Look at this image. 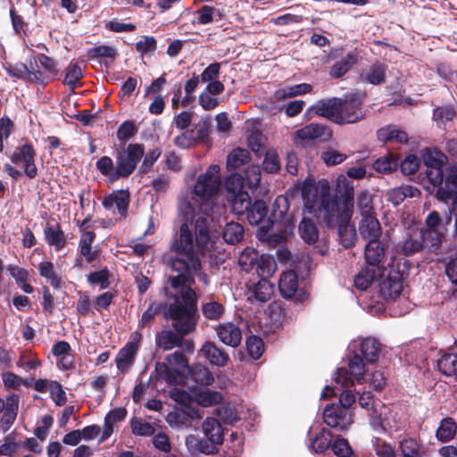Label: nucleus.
<instances>
[{"label":"nucleus","instance_id":"f257e3e1","mask_svg":"<svg viewBox=\"0 0 457 457\" xmlns=\"http://www.w3.org/2000/svg\"><path fill=\"white\" fill-rule=\"evenodd\" d=\"M220 187V167L211 165L198 177L194 188L195 195L204 201L200 206L204 216L195 220L196 244L187 223L180 226L179 243L173 244V271L179 272L173 275V347L187 353H193L194 343L183 336L195 330L197 322V296L191 287L195 283L193 274L201 270L198 253L212 246L209 229L212 207L210 200Z\"/></svg>","mask_w":457,"mask_h":457},{"label":"nucleus","instance_id":"f03ea898","mask_svg":"<svg viewBox=\"0 0 457 457\" xmlns=\"http://www.w3.org/2000/svg\"><path fill=\"white\" fill-rule=\"evenodd\" d=\"M300 191L304 209L318 218H322L327 226L338 220L351 219L353 207L354 185L345 176L337 179V191L343 200L338 202L332 195L328 182L325 179L315 182L307 178L301 185Z\"/></svg>","mask_w":457,"mask_h":457},{"label":"nucleus","instance_id":"7ed1b4c3","mask_svg":"<svg viewBox=\"0 0 457 457\" xmlns=\"http://www.w3.org/2000/svg\"><path fill=\"white\" fill-rule=\"evenodd\" d=\"M145 154V146L140 143H130L116 150L113 159L108 155L100 157L96 169L107 182L114 183L129 179L137 170Z\"/></svg>","mask_w":457,"mask_h":457},{"label":"nucleus","instance_id":"20e7f679","mask_svg":"<svg viewBox=\"0 0 457 457\" xmlns=\"http://www.w3.org/2000/svg\"><path fill=\"white\" fill-rule=\"evenodd\" d=\"M223 397L218 391L204 390L193 391L192 394L173 387V401L180 407L173 409V424L176 426H190L195 419H199V410L193 406L195 402L203 407H210L220 403Z\"/></svg>","mask_w":457,"mask_h":457},{"label":"nucleus","instance_id":"39448f33","mask_svg":"<svg viewBox=\"0 0 457 457\" xmlns=\"http://www.w3.org/2000/svg\"><path fill=\"white\" fill-rule=\"evenodd\" d=\"M213 382L214 377L209 368L202 364L190 367L183 353H173V386L184 385L193 390L195 385L210 386Z\"/></svg>","mask_w":457,"mask_h":457},{"label":"nucleus","instance_id":"423d86ee","mask_svg":"<svg viewBox=\"0 0 457 457\" xmlns=\"http://www.w3.org/2000/svg\"><path fill=\"white\" fill-rule=\"evenodd\" d=\"M388 272L383 273L379 284V293L383 298L395 299L400 295L403 288V278L405 274V261L394 258L387 264Z\"/></svg>","mask_w":457,"mask_h":457},{"label":"nucleus","instance_id":"0eeeda50","mask_svg":"<svg viewBox=\"0 0 457 457\" xmlns=\"http://www.w3.org/2000/svg\"><path fill=\"white\" fill-rule=\"evenodd\" d=\"M238 264L245 272H254L260 278L270 277L276 270V262L269 254H259L252 247H246L240 253Z\"/></svg>","mask_w":457,"mask_h":457},{"label":"nucleus","instance_id":"6e6552de","mask_svg":"<svg viewBox=\"0 0 457 457\" xmlns=\"http://www.w3.org/2000/svg\"><path fill=\"white\" fill-rule=\"evenodd\" d=\"M348 367L337 369L335 381L341 387H352L354 383H361L366 373L363 357L356 350H349Z\"/></svg>","mask_w":457,"mask_h":457},{"label":"nucleus","instance_id":"1a4fd4ad","mask_svg":"<svg viewBox=\"0 0 457 457\" xmlns=\"http://www.w3.org/2000/svg\"><path fill=\"white\" fill-rule=\"evenodd\" d=\"M423 249L428 252H436L438 248L436 245H431L430 240L423 228L416 225H411L406 228L404 241L403 243L402 250L405 255H411Z\"/></svg>","mask_w":457,"mask_h":457},{"label":"nucleus","instance_id":"9d476101","mask_svg":"<svg viewBox=\"0 0 457 457\" xmlns=\"http://www.w3.org/2000/svg\"><path fill=\"white\" fill-rule=\"evenodd\" d=\"M451 209H449L448 213L445 214V220L439 212L436 211L428 213L425 220L426 228H422L425 230L427 237H428L431 245H436L438 249L440 248L447 231L446 226L451 222Z\"/></svg>","mask_w":457,"mask_h":457},{"label":"nucleus","instance_id":"9b49d317","mask_svg":"<svg viewBox=\"0 0 457 457\" xmlns=\"http://www.w3.org/2000/svg\"><path fill=\"white\" fill-rule=\"evenodd\" d=\"M150 381L157 392H163L165 395L171 397V353L167 354L164 361L158 360L155 362Z\"/></svg>","mask_w":457,"mask_h":457},{"label":"nucleus","instance_id":"f8f14e48","mask_svg":"<svg viewBox=\"0 0 457 457\" xmlns=\"http://www.w3.org/2000/svg\"><path fill=\"white\" fill-rule=\"evenodd\" d=\"M340 98L333 97L322 99L311 105L305 112L304 116L311 119L312 114L324 117L337 124L341 120L339 117Z\"/></svg>","mask_w":457,"mask_h":457},{"label":"nucleus","instance_id":"ddd939ff","mask_svg":"<svg viewBox=\"0 0 457 457\" xmlns=\"http://www.w3.org/2000/svg\"><path fill=\"white\" fill-rule=\"evenodd\" d=\"M370 425L377 433H387L396 428V413L387 407H381L379 411L374 409L370 413Z\"/></svg>","mask_w":457,"mask_h":457},{"label":"nucleus","instance_id":"4468645a","mask_svg":"<svg viewBox=\"0 0 457 457\" xmlns=\"http://www.w3.org/2000/svg\"><path fill=\"white\" fill-rule=\"evenodd\" d=\"M362 99L361 96H353L351 98L340 99L339 117L337 124L354 123L364 118V112L361 109Z\"/></svg>","mask_w":457,"mask_h":457},{"label":"nucleus","instance_id":"2eb2a0df","mask_svg":"<svg viewBox=\"0 0 457 457\" xmlns=\"http://www.w3.org/2000/svg\"><path fill=\"white\" fill-rule=\"evenodd\" d=\"M323 420L328 426L338 430H345L353 423L349 411L338 404L326 406L323 411Z\"/></svg>","mask_w":457,"mask_h":457},{"label":"nucleus","instance_id":"dca6fc26","mask_svg":"<svg viewBox=\"0 0 457 457\" xmlns=\"http://www.w3.org/2000/svg\"><path fill=\"white\" fill-rule=\"evenodd\" d=\"M349 350H356L367 363L373 364L378 361L381 344L375 337H369L352 341Z\"/></svg>","mask_w":457,"mask_h":457},{"label":"nucleus","instance_id":"f3484780","mask_svg":"<svg viewBox=\"0 0 457 457\" xmlns=\"http://www.w3.org/2000/svg\"><path fill=\"white\" fill-rule=\"evenodd\" d=\"M197 357L218 368L225 367L229 361L228 353L212 341H205L201 345Z\"/></svg>","mask_w":457,"mask_h":457},{"label":"nucleus","instance_id":"a211bd4d","mask_svg":"<svg viewBox=\"0 0 457 457\" xmlns=\"http://www.w3.org/2000/svg\"><path fill=\"white\" fill-rule=\"evenodd\" d=\"M6 71L11 77L19 79L36 83L44 87L48 84L47 77L45 76L37 65L36 70L30 71L25 63L20 62L15 66L7 68Z\"/></svg>","mask_w":457,"mask_h":457},{"label":"nucleus","instance_id":"6ab92c4d","mask_svg":"<svg viewBox=\"0 0 457 457\" xmlns=\"http://www.w3.org/2000/svg\"><path fill=\"white\" fill-rule=\"evenodd\" d=\"M215 332L219 340L230 347H237L242 341L241 328L231 321L220 323L215 327Z\"/></svg>","mask_w":457,"mask_h":457},{"label":"nucleus","instance_id":"aec40b11","mask_svg":"<svg viewBox=\"0 0 457 457\" xmlns=\"http://www.w3.org/2000/svg\"><path fill=\"white\" fill-rule=\"evenodd\" d=\"M161 315L164 320L171 319V303L167 300L161 302H153L148 308L143 312L138 322V327L143 328L154 320L155 316Z\"/></svg>","mask_w":457,"mask_h":457},{"label":"nucleus","instance_id":"412c9836","mask_svg":"<svg viewBox=\"0 0 457 457\" xmlns=\"http://www.w3.org/2000/svg\"><path fill=\"white\" fill-rule=\"evenodd\" d=\"M130 203V193L128 189L114 190L112 193L104 197L103 206L110 210L113 205L118 209L119 214L126 218Z\"/></svg>","mask_w":457,"mask_h":457},{"label":"nucleus","instance_id":"4be33fe9","mask_svg":"<svg viewBox=\"0 0 457 457\" xmlns=\"http://www.w3.org/2000/svg\"><path fill=\"white\" fill-rule=\"evenodd\" d=\"M44 239L46 243L54 248L56 252L61 251L68 244L67 237L62 229L60 223L50 224L44 228Z\"/></svg>","mask_w":457,"mask_h":457},{"label":"nucleus","instance_id":"5701e85b","mask_svg":"<svg viewBox=\"0 0 457 457\" xmlns=\"http://www.w3.org/2000/svg\"><path fill=\"white\" fill-rule=\"evenodd\" d=\"M295 135L298 138L303 140H327L332 136V131L324 124L310 123L296 130Z\"/></svg>","mask_w":457,"mask_h":457},{"label":"nucleus","instance_id":"b1692460","mask_svg":"<svg viewBox=\"0 0 457 457\" xmlns=\"http://www.w3.org/2000/svg\"><path fill=\"white\" fill-rule=\"evenodd\" d=\"M137 347L133 344H126L118 352L115 363L121 374L128 373L136 361Z\"/></svg>","mask_w":457,"mask_h":457},{"label":"nucleus","instance_id":"393cba45","mask_svg":"<svg viewBox=\"0 0 457 457\" xmlns=\"http://www.w3.org/2000/svg\"><path fill=\"white\" fill-rule=\"evenodd\" d=\"M359 232L368 242L370 240H379L382 233L381 226L374 214L361 217L359 224Z\"/></svg>","mask_w":457,"mask_h":457},{"label":"nucleus","instance_id":"a878e982","mask_svg":"<svg viewBox=\"0 0 457 457\" xmlns=\"http://www.w3.org/2000/svg\"><path fill=\"white\" fill-rule=\"evenodd\" d=\"M96 233L94 231H84L79 238V254L85 258V261L87 263H92L95 262L98 256L99 253L97 250H94L92 245L96 239Z\"/></svg>","mask_w":457,"mask_h":457},{"label":"nucleus","instance_id":"bb28decb","mask_svg":"<svg viewBox=\"0 0 457 457\" xmlns=\"http://www.w3.org/2000/svg\"><path fill=\"white\" fill-rule=\"evenodd\" d=\"M386 67L382 63L371 64L361 71V81L372 85H379L385 82Z\"/></svg>","mask_w":457,"mask_h":457},{"label":"nucleus","instance_id":"cd10ccee","mask_svg":"<svg viewBox=\"0 0 457 457\" xmlns=\"http://www.w3.org/2000/svg\"><path fill=\"white\" fill-rule=\"evenodd\" d=\"M385 248L380 240H370L364 251L365 261L371 266L380 264L385 259Z\"/></svg>","mask_w":457,"mask_h":457},{"label":"nucleus","instance_id":"c85d7f7f","mask_svg":"<svg viewBox=\"0 0 457 457\" xmlns=\"http://www.w3.org/2000/svg\"><path fill=\"white\" fill-rule=\"evenodd\" d=\"M308 448L316 453L325 452L332 441V434L329 430L322 428L315 436H311V429L308 432Z\"/></svg>","mask_w":457,"mask_h":457},{"label":"nucleus","instance_id":"c756f323","mask_svg":"<svg viewBox=\"0 0 457 457\" xmlns=\"http://www.w3.org/2000/svg\"><path fill=\"white\" fill-rule=\"evenodd\" d=\"M278 289L284 298H291L298 289V278L295 271L284 272L278 282Z\"/></svg>","mask_w":457,"mask_h":457},{"label":"nucleus","instance_id":"7c9ffc66","mask_svg":"<svg viewBox=\"0 0 457 457\" xmlns=\"http://www.w3.org/2000/svg\"><path fill=\"white\" fill-rule=\"evenodd\" d=\"M378 138L382 142H395L405 144L408 142V135L404 130L395 125H388L378 130Z\"/></svg>","mask_w":457,"mask_h":457},{"label":"nucleus","instance_id":"2f4dec72","mask_svg":"<svg viewBox=\"0 0 457 457\" xmlns=\"http://www.w3.org/2000/svg\"><path fill=\"white\" fill-rule=\"evenodd\" d=\"M269 277L261 278V279L253 284L251 289V296L260 303H266L270 299L274 293V286L267 278Z\"/></svg>","mask_w":457,"mask_h":457},{"label":"nucleus","instance_id":"473e14b6","mask_svg":"<svg viewBox=\"0 0 457 457\" xmlns=\"http://www.w3.org/2000/svg\"><path fill=\"white\" fill-rule=\"evenodd\" d=\"M205 436L212 444L220 445L223 441V430L220 423L214 418H207L203 423Z\"/></svg>","mask_w":457,"mask_h":457},{"label":"nucleus","instance_id":"72a5a7b5","mask_svg":"<svg viewBox=\"0 0 457 457\" xmlns=\"http://www.w3.org/2000/svg\"><path fill=\"white\" fill-rule=\"evenodd\" d=\"M312 91V86L308 83L287 86L276 90L274 93V98L277 101H281L286 98L311 93Z\"/></svg>","mask_w":457,"mask_h":457},{"label":"nucleus","instance_id":"f704fd0d","mask_svg":"<svg viewBox=\"0 0 457 457\" xmlns=\"http://www.w3.org/2000/svg\"><path fill=\"white\" fill-rule=\"evenodd\" d=\"M420 194V190L410 185H403L391 189L387 194V199L394 205L403 203L407 197H415Z\"/></svg>","mask_w":457,"mask_h":457},{"label":"nucleus","instance_id":"c9c22d12","mask_svg":"<svg viewBox=\"0 0 457 457\" xmlns=\"http://www.w3.org/2000/svg\"><path fill=\"white\" fill-rule=\"evenodd\" d=\"M350 219L345 220H338L337 223L333 224L331 227L338 226V237L341 244L344 247H351L354 245L356 240V231L353 226H351L348 221Z\"/></svg>","mask_w":457,"mask_h":457},{"label":"nucleus","instance_id":"e433bc0d","mask_svg":"<svg viewBox=\"0 0 457 457\" xmlns=\"http://www.w3.org/2000/svg\"><path fill=\"white\" fill-rule=\"evenodd\" d=\"M436 365L438 370L447 377L457 375V353H443L437 360Z\"/></svg>","mask_w":457,"mask_h":457},{"label":"nucleus","instance_id":"4c0bfd02","mask_svg":"<svg viewBox=\"0 0 457 457\" xmlns=\"http://www.w3.org/2000/svg\"><path fill=\"white\" fill-rule=\"evenodd\" d=\"M457 432V425L453 418L447 417L441 420L436 429V436L438 441L446 443L452 440Z\"/></svg>","mask_w":457,"mask_h":457},{"label":"nucleus","instance_id":"58836bf2","mask_svg":"<svg viewBox=\"0 0 457 457\" xmlns=\"http://www.w3.org/2000/svg\"><path fill=\"white\" fill-rule=\"evenodd\" d=\"M37 270L39 275L45 278L54 288L57 289L61 287V277L56 273L52 262L44 261L39 262Z\"/></svg>","mask_w":457,"mask_h":457},{"label":"nucleus","instance_id":"ea45409f","mask_svg":"<svg viewBox=\"0 0 457 457\" xmlns=\"http://www.w3.org/2000/svg\"><path fill=\"white\" fill-rule=\"evenodd\" d=\"M246 213V218L250 224L258 225L267 216L268 208L262 200H256L251 203Z\"/></svg>","mask_w":457,"mask_h":457},{"label":"nucleus","instance_id":"a19ab883","mask_svg":"<svg viewBox=\"0 0 457 457\" xmlns=\"http://www.w3.org/2000/svg\"><path fill=\"white\" fill-rule=\"evenodd\" d=\"M356 56L353 53L347 54L341 60L335 62L330 68L329 74L334 79L343 77L356 62Z\"/></svg>","mask_w":457,"mask_h":457},{"label":"nucleus","instance_id":"79ce46f5","mask_svg":"<svg viewBox=\"0 0 457 457\" xmlns=\"http://www.w3.org/2000/svg\"><path fill=\"white\" fill-rule=\"evenodd\" d=\"M112 274L107 267L88 273L87 281L91 286H98L100 289H106L111 285Z\"/></svg>","mask_w":457,"mask_h":457},{"label":"nucleus","instance_id":"37998d69","mask_svg":"<svg viewBox=\"0 0 457 457\" xmlns=\"http://www.w3.org/2000/svg\"><path fill=\"white\" fill-rule=\"evenodd\" d=\"M34 61L36 64L39 62L40 66L44 70V71H41L45 74V76L47 77L48 81L50 79H54L58 75V63L54 58L45 54H37V55L34 58Z\"/></svg>","mask_w":457,"mask_h":457},{"label":"nucleus","instance_id":"c03bdc74","mask_svg":"<svg viewBox=\"0 0 457 457\" xmlns=\"http://www.w3.org/2000/svg\"><path fill=\"white\" fill-rule=\"evenodd\" d=\"M299 234L304 242L313 244L318 240L319 232L316 224L308 218H303L298 227Z\"/></svg>","mask_w":457,"mask_h":457},{"label":"nucleus","instance_id":"a18cd8bd","mask_svg":"<svg viewBox=\"0 0 457 457\" xmlns=\"http://www.w3.org/2000/svg\"><path fill=\"white\" fill-rule=\"evenodd\" d=\"M83 78L81 67L78 62H71L65 70V77L62 81L64 85L75 89L80 86L79 81Z\"/></svg>","mask_w":457,"mask_h":457},{"label":"nucleus","instance_id":"49530a36","mask_svg":"<svg viewBox=\"0 0 457 457\" xmlns=\"http://www.w3.org/2000/svg\"><path fill=\"white\" fill-rule=\"evenodd\" d=\"M422 159L427 169L444 167L447 162L446 155L436 149H425L422 152Z\"/></svg>","mask_w":457,"mask_h":457},{"label":"nucleus","instance_id":"de8ad7c7","mask_svg":"<svg viewBox=\"0 0 457 457\" xmlns=\"http://www.w3.org/2000/svg\"><path fill=\"white\" fill-rule=\"evenodd\" d=\"M118 55L119 54L115 47L106 45L94 46L87 49V56L89 60L106 58L113 62Z\"/></svg>","mask_w":457,"mask_h":457},{"label":"nucleus","instance_id":"09e8293b","mask_svg":"<svg viewBox=\"0 0 457 457\" xmlns=\"http://www.w3.org/2000/svg\"><path fill=\"white\" fill-rule=\"evenodd\" d=\"M398 164V158L394 154L389 153L376 160L373 163V167L378 172L390 173L397 169Z\"/></svg>","mask_w":457,"mask_h":457},{"label":"nucleus","instance_id":"8fccbe9b","mask_svg":"<svg viewBox=\"0 0 457 457\" xmlns=\"http://www.w3.org/2000/svg\"><path fill=\"white\" fill-rule=\"evenodd\" d=\"M222 235L228 244L235 245L242 240L244 228L239 223L229 222L225 226Z\"/></svg>","mask_w":457,"mask_h":457},{"label":"nucleus","instance_id":"3c124183","mask_svg":"<svg viewBox=\"0 0 457 457\" xmlns=\"http://www.w3.org/2000/svg\"><path fill=\"white\" fill-rule=\"evenodd\" d=\"M36 150L34 146L29 143H25L22 145L16 147L14 152L11 154V162L14 164H18L21 162H26L32 157H36Z\"/></svg>","mask_w":457,"mask_h":457},{"label":"nucleus","instance_id":"603ef678","mask_svg":"<svg viewBox=\"0 0 457 457\" xmlns=\"http://www.w3.org/2000/svg\"><path fill=\"white\" fill-rule=\"evenodd\" d=\"M233 212L237 214H245L250 207L251 199L248 192H241L230 196Z\"/></svg>","mask_w":457,"mask_h":457},{"label":"nucleus","instance_id":"864d4df0","mask_svg":"<svg viewBox=\"0 0 457 457\" xmlns=\"http://www.w3.org/2000/svg\"><path fill=\"white\" fill-rule=\"evenodd\" d=\"M249 160V152L246 149H234L227 158V166L229 170H236Z\"/></svg>","mask_w":457,"mask_h":457},{"label":"nucleus","instance_id":"5fc2aeb1","mask_svg":"<svg viewBox=\"0 0 457 457\" xmlns=\"http://www.w3.org/2000/svg\"><path fill=\"white\" fill-rule=\"evenodd\" d=\"M263 155V170L268 173L278 172L280 170L281 164L277 151L273 148H269L264 152Z\"/></svg>","mask_w":457,"mask_h":457},{"label":"nucleus","instance_id":"6e6d98bb","mask_svg":"<svg viewBox=\"0 0 457 457\" xmlns=\"http://www.w3.org/2000/svg\"><path fill=\"white\" fill-rule=\"evenodd\" d=\"M371 446L378 457H395V450L392 445L379 437L371 439Z\"/></svg>","mask_w":457,"mask_h":457},{"label":"nucleus","instance_id":"4d7b16f0","mask_svg":"<svg viewBox=\"0 0 457 457\" xmlns=\"http://www.w3.org/2000/svg\"><path fill=\"white\" fill-rule=\"evenodd\" d=\"M226 190L231 195H237L241 192H246L245 190V179L244 177L239 173L231 174L225 182Z\"/></svg>","mask_w":457,"mask_h":457},{"label":"nucleus","instance_id":"13d9d810","mask_svg":"<svg viewBox=\"0 0 457 457\" xmlns=\"http://www.w3.org/2000/svg\"><path fill=\"white\" fill-rule=\"evenodd\" d=\"M138 131V128L135 124L134 120H125L123 121L117 129V138L120 142H127L129 139L133 138Z\"/></svg>","mask_w":457,"mask_h":457},{"label":"nucleus","instance_id":"bf43d9fd","mask_svg":"<svg viewBox=\"0 0 457 457\" xmlns=\"http://www.w3.org/2000/svg\"><path fill=\"white\" fill-rule=\"evenodd\" d=\"M202 311L206 319L217 320L222 317L225 308L221 303L211 301L203 304Z\"/></svg>","mask_w":457,"mask_h":457},{"label":"nucleus","instance_id":"052dcab7","mask_svg":"<svg viewBox=\"0 0 457 457\" xmlns=\"http://www.w3.org/2000/svg\"><path fill=\"white\" fill-rule=\"evenodd\" d=\"M186 445H187L188 448L194 449L204 453H211L213 452L215 448V444H212L210 441L206 442L201 440L197 436L193 435L188 436L187 437Z\"/></svg>","mask_w":457,"mask_h":457},{"label":"nucleus","instance_id":"680f3d73","mask_svg":"<svg viewBox=\"0 0 457 457\" xmlns=\"http://www.w3.org/2000/svg\"><path fill=\"white\" fill-rule=\"evenodd\" d=\"M262 178L261 168L258 165H251L245 171V185L250 189L258 187Z\"/></svg>","mask_w":457,"mask_h":457},{"label":"nucleus","instance_id":"e2e57ef3","mask_svg":"<svg viewBox=\"0 0 457 457\" xmlns=\"http://www.w3.org/2000/svg\"><path fill=\"white\" fill-rule=\"evenodd\" d=\"M248 146L257 157L263 155L264 152L268 150L264 145L263 136L259 132H253L247 138Z\"/></svg>","mask_w":457,"mask_h":457},{"label":"nucleus","instance_id":"0e129e2a","mask_svg":"<svg viewBox=\"0 0 457 457\" xmlns=\"http://www.w3.org/2000/svg\"><path fill=\"white\" fill-rule=\"evenodd\" d=\"M10 18L14 33L21 37H28V23L25 22L21 15L16 12L14 8L10 9Z\"/></svg>","mask_w":457,"mask_h":457},{"label":"nucleus","instance_id":"69168bd1","mask_svg":"<svg viewBox=\"0 0 457 457\" xmlns=\"http://www.w3.org/2000/svg\"><path fill=\"white\" fill-rule=\"evenodd\" d=\"M246 348L249 355L253 359L258 360L263 353L264 344L261 337L252 336L246 340Z\"/></svg>","mask_w":457,"mask_h":457},{"label":"nucleus","instance_id":"338daca9","mask_svg":"<svg viewBox=\"0 0 457 457\" xmlns=\"http://www.w3.org/2000/svg\"><path fill=\"white\" fill-rule=\"evenodd\" d=\"M217 415L227 424H234L239 420L237 409L230 403L220 406L217 409Z\"/></svg>","mask_w":457,"mask_h":457},{"label":"nucleus","instance_id":"774afa93","mask_svg":"<svg viewBox=\"0 0 457 457\" xmlns=\"http://www.w3.org/2000/svg\"><path fill=\"white\" fill-rule=\"evenodd\" d=\"M357 207L361 217L373 215V204L371 195L368 192H361L357 198Z\"/></svg>","mask_w":457,"mask_h":457}]
</instances>
